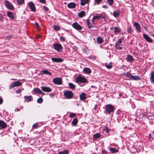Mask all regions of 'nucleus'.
Instances as JSON below:
<instances>
[{
	"mask_svg": "<svg viewBox=\"0 0 154 154\" xmlns=\"http://www.w3.org/2000/svg\"><path fill=\"white\" fill-rule=\"evenodd\" d=\"M72 27L77 30H80L82 29V27L77 22L74 23L72 25Z\"/></svg>",
	"mask_w": 154,
	"mask_h": 154,
	"instance_id": "nucleus-9",
	"label": "nucleus"
},
{
	"mask_svg": "<svg viewBox=\"0 0 154 154\" xmlns=\"http://www.w3.org/2000/svg\"><path fill=\"white\" fill-rule=\"evenodd\" d=\"M39 1L41 3L43 4H45L46 2V1L45 0H39Z\"/></svg>",
	"mask_w": 154,
	"mask_h": 154,
	"instance_id": "nucleus-50",
	"label": "nucleus"
},
{
	"mask_svg": "<svg viewBox=\"0 0 154 154\" xmlns=\"http://www.w3.org/2000/svg\"><path fill=\"white\" fill-rule=\"evenodd\" d=\"M99 16L100 17V18H102L103 19L105 18V17L101 15H99Z\"/></svg>",
	"mask_w": 154,
	"mask_h": 154,
	"instance_id": "nucleus-53",
	"label": "nucleus"
},
{
	"mask_svg": "<svg viewBox=\"0 0 154 154\" xmlns=\"http://www.w3.org/2000/svg\"><path fill=\"white\" fill-rule=\"evenodd\" d=\"M22 84L21 82L19 81H14L12 83L11 85L9 86V88L11 89L14 88V87L19 86Z\"/></svg>",
	"mask_w": 154,
	"mask_h": 154,
	"instance_id": "nucleus-4",
	"label": "nucleus"
},
{
	"mask_svg": "<svg viewBox=\"0 0 154 154\" xmlns=\"http://www.w3.org/2000/svg\"><path fill=\"white\" fill-rule=\"evenodd\" d=\"M100 134L99 133H97L93 135V140H96L97 139L99 138L100 137Z\"/></svg>",
	"mask_w": 154,
	"mask_h": 154,
	"instance_id": "nucleus-24",
	"label": "nucleus"
},
{
	"mask_svg": "<svg viewBox=\"0 0 154 154\" xmlns=\"http://www.w3.org/2000/svg\"><path fill=\"white\" fill-rule=\"evenodd\" d=\"M87 24L88 25V27L89 28H90L92 27V25H91L90 24V23L89 22V21L88 20H87Z\"/></svg>",
	"mask_w": 154,
	"mask_h": 154,
	"instance_id": "nucleus-43",
	"label": "nucleus"
},
{
	"mask_svg": "<svg viewBox=\"0 0 154 154\" xmlns=\"http://www.w3.org/2000/svg\"><path fill=\"white\" fill-rule=\"evenodd\" d=\"M102 154H107V153L106 151L103 150L102 151Z\"/></svg>",
	"mask_w": 154,
	"mask_h": 154,
	"instance_id": "nucleus-52",
	"label": "nucleus"
},
{
	"mask_svg": "<svg viewBox=\"0 0 154 154\" xmlns=\"http://www.w3.org/2000/svg\"><path fill=\"white\" fill-rule=\"evenodd\" d=\"M43 100L42 98V97L39 98L37 100V103H42L43 102Z\"/></svg>",
	"mask_w": 154,
	"mask_h": 154,
	"instance_id": "nucleus-39",
	"label": "nucleus"
},
{
	"mask_svg": "<svg viewBox=\"0 0 154 154\" xmlns=\"http://www.w3.org/2000/svg\"><path fill=\"white\" fill-rule=\"evenodd\" d=\"M17 3L19 5H21L24 2V0H17Z\"/></svg>",
	"mask_w": 154,
	"mask_h": 154,
	"instance_id": "nucleus-38",
	"label": "nucleus"
},
{
	"mask_svg": "<svg viewBox=\"0 0 154 154\" xmlns=\"http://www.w3.org/2000/svg\"><path fill=\"white\" fill-rule=\"evenodd\" d=\"M107 130L106 132H108L107 130H108V128H107Z\"/></svg>",
	"mask_w": 154,
	"mask_h": 154,
	"instance_id": "nucleus-63",
	"label": "nucleus"
},
{
	"mask_svg": "<svg viewBox=\"0 0 154 154\" xmlns=\"http://www.w3.org/2000/svg\"><path fill=\"white\" fill-rule=\"evenodd\" d=\"M34 93H36L37 94H43V92L40 90V89L38 88H35L33 90Z\"/></svg>",
	"mask_w": 154,
	"mask_h": 154,
	"instance_id": "nucleus-16",
	"label": "nucleus"
},
{
	"mask_svg": "<svg viewBox=\"0 0 154 154\" xmlns=\"http://www.w3.org/2000/svg\"><path fill=\"white\" fill-rule=\"evenodd\" d=\"M124 75L133 80H139L140 79V78L139 76L138 75H133L129 73H125L124 74Z\"/></svg>",
	"mask_w": 154,
	"mask_h": 154,
	"instance_id": "nucleus-1",
	"label": "nucleus"
},
{
	"mask_svg": "<svg viewBox=\"0 0 154 154\" xmlns=\"http://www.w3.org/2000/svg\"><path fill=\"white\" fill-rule=\"evenodd\" d=\"M100 17L99 15H97L93 17L92 19V22L94 24V21L95 20H98L100 19Z\"/></svg>",
	"mask_w": 154,
	"mask_h": 154,
	"instance_id": "nucleus-25",
	"label": "nucleus"
},
{
	"mask_svg": "<svg viewBox=\"0 0 154 154\" xmlns=\"http://www.w3.org/2000/svg\"><path fill=\"white\" fill-rule=\"evenodd\" d=\"M124 39V38H120L119 40H118L115 44L119 45V44L122 43Z\"/></svg>",
	"mask_w": 154,
	"mask_h": 154,
	"instance_id": "nucleus-35",
	"label": "nucleus"
},
{
	"mask_svg": "<svg viewBox=\"0 0 154 154\" xmlns=\"http://www.w3.org/2000/svg\"><path fill=\"white\" fill-rule=\"evenodd\" d=\"M11 79L12 80H15V79Z\"/></svg>",
	"mask_w": 154,
	"mask_h": 154,
	"instance_id": "nucleus-64",
	"label": "nucleus"
},
{
	"mask_svg": "<svg viewBox=\"0 0 154 154\" xmlns=\"http://www.w3.org/2000/svg\"><path fill=\"white\" fill-rule=\"evenodd\" d=\"M5 4L6 7L11 10H12L14 9V7L13 5L7 0H5Z\"/></svg>",
	"mask_w": 154,
	"mask_h": 154,
	"instance_id": "nucleus-8",
	"label": "nucleus"
},
{
	"mask_svg": "<svg viewBox=\"0 0 154 154\" xmlns=\"http://www.w3.org/2000/svg\"><path fill=\"white\" fill-rule=\"evenodd\" d=\"M83 71L85 73L87 74H89L91 72V70L90 69L87 67L84 68Z\"/></svg>",
	"mask_w": 154,
	"mask_h": 154,
	"instance_id": "nucleus-22",
	"label": "nucleus"
},
{
	"mask_svg": "<svg viewBox=\"0 0 154 154\" xmlns=\"http://www.w3.org/2000/svg\"><path fill=\"white\" fill-rule=\"evenodd\" d=\"M3 102V100L0 97V104H1Z\"/></svg>",
	"mask_w": 154,
	"mask_h": 154,
	"instance_id": "nucleus-55",
	"label": "nucleus"
},
{
	"mask_svg": "<svg viewBox=\"0 0 154 154\" xmlns=\"http://www.w3.org/2000/svg\"><path fill=\"white\" fill-rule=\"evenodd\" d=\"M115 48L117 50L119 49V50H121L122 49V47L121 46H120L119 45V44L117 45V44H115Z\"/></svg>",
	"mask_w": 154,
	"mask_h": 154,
	"instance_id": "nucleus-36",
	"label": "nucleus"
},
{
	"mask_svg": "<svg viewBox=\"0 0 154 154\" xmlns=\"http://www.w3.org/2000/svg\"><path fill=\"white\" fill-rule=\"evenodd\" d=\"M53 28L56 31H58L60 29L59 26L56 25H54Z\"/></svg>",
	"mask_w": 154,
	"mask_h": 154,
	"instance_id": "nucleus-45",
	"label": "nucleus"
},
{
	"mask_svg": "<svg viewBox=\"0 0 154 154\" xmlns=\"http://www.w3.org/2000/svg\"><path fill=\"white\" fill-rule=\"evenodd\" d=\"M106 66L108 69H110L112 67V66L111 64L106 65Z\"/></svg>",
	"mask_w": 154,
	"mask_h": 154,
	"instance_id": "nucleus-47",
	"label": "nucleus"
},
{
	"mask_svg": "<svg viewBox=\"0 0 154 154\" xmlns=\"http://www.w3.org/2000/svg\"><path fill=\"white\" fill-rule=\"evenodd\" d=\"M89 0H81V5H82L83 6L85 4H87Z\"/></svg>",
	"mask_w": 154,
	"mask_h": 154,
	"instance_id": "nucleus-31",
	"label": "nucleus"
},
{
	"mask_svg": "<svg viewBox=\"0 0 154 154\" xmlns=\"http://www.w3.org/2000/svg\"><path fill=\"white\" fill-rule=\"evenodd\" d=\"M60 41L62 42L65 41L66 40L65 38L62 36H60Z\"/></svg>",
	"mask_w": 154,
	"mask_h": 154,
	"instance_id": "nucleus-42",
	"label": "nucleus"
},
{
	"mask_svg": "<svg viewBox=\"0 0 154 154\" xmlns=\"http://www.w3.org/2000/svg\"><path fill=\"white\" fill-rule=\"evenodd\" d=\"M126 60L128 61H129L130 62H131L133 61V58L131 55H127Z\"/></svg>",
	"mask_w": 154,
	"mask_h": 154,
	"instance_id": "nucleus-23",
	"label": "nucleus"
},
{
	"mask_svg": "<svg viewBox=\"0 0 154 154\" xmlns=\"http://www.w3.org/2000/svg\"><path fill=\"white\" fill-rule=\"evenodd\" d=\"M85 14V12L84 11H82L80 12L78 14L79 17H83Z\"/></svg>",
	"mask_w": 154,
	"mask_h": 154,
	"instance_id": "nucleus-28",
	"label": "nucleus"
},
{
	"mask_svg": "<svg viewBox=\"0 0 154 154\" xmlns=\"http://www.w3.org/2000/svg\"><path fill=\"white\" fill-rule=\"evenodd\" d=\"M43 9L44 10L47 11L49 10L48 8L46 6H43Z\"/></svg>",
	"mask_w": 154,
	"mask_h": 154,
	"instance_id": "nucleus-49",
	"label": "nucleus"
},
{
	"mask_svg": "<svg viewBox=\"0 0 154 154\" xmlns=\"http://www.w3.org/2000/svg\"><path fill=\"white\" fill-rule=\"evenodd\" d=\"M69 152L68 150H65L59 152L58 154H68Z\"/></svg>",
	"mask_w": 154,
	"mask_h": 154,
	"instance_id": "nucleus-33",
	"label": "nucleus"
},
{
	"mask_svg": "<svg viewBox=\"0 0 154 154\" xmlns=\"http://www.w3.org/2000/svg\"><path fill=\"white\" fill-rule=\"evenodd\" d=\"M15 110L17 111H19L20 110V109L18 108H17Z\"/></svg>",
	"mask_w": 154,
	"mask_h": 154,
	"instance_id": "nucleus-58",
	"label": "nucleus"
},
{
	"mask_svg": "<svg viewBox=\"0 0 154 154\" xmlns=\"http://www.w3.org/2000/svg\"><path fill=\"white\" fill-rule=\"evenodd\" d=\"M119 10H116L114 11L113 13V15L115 17H118L119 15Z\"/></svg>",
	"mask_w": 154,
	"mask_h": 154,
	"instance_id": "nucleus-27",
	"label": "nucleus"
},
{
	"mask_svg": "<svg viewBox=\"0 0 154 154\" xmlns=\"http://www.w3.org/2000/svg\"><path fill=\"white\" fill-rule=\"evenodd\" d=\"M102 7L103 8H107V6L106 5H103Z\"/></svg>",
	"mask_w": 154,
	"mask_h": 154,
	"instance_id": "nucleus-57",
	"label": "nucleus"
},
{
	"mask_svg": "<svg viewBox=\"0 0 154 154\" xmlns=\"http://www.w3.org/2000/svg\"><path fill=\"white\" fill-rule=\"evenodd\" d=\"M7 16L12 20H14L15 18L14 14L11 12H8L7 13Z\"/></svg>",
	"mask_w": 154,
	"mask_h": 154,
	"instance_id": "nucleus-18",
	"label": "nucleus"
},
{
	"mask_svg": "<svg viewBox=\"0 0 154 154\" xmlns=\"http://www.w3.org/2000/svg\"><path fill=\"white\" fill-rule=\"evenodd\" d=\"M53 47L54 49L58 52H62L63 50V47L60 44L54 43L53 44Z\"/></svg>",
	"mask_w": 154,
	"mask_h": 154,
	"instance_id": "nucleus-3",
	"label": "nucleus"
},
{
	"mask_svg": "<svg viewBox=\"0 0 154 154\" xmlns=\"http://www.w3.org/2000/svg\"><path fill=\"white\" fill-rule=\"evenodd\" d=\"M132 30L131 28L130 27H128L127 28V32L129 33H131L132 32Z\"/></svg>",
	"mask_w": 154,
	"mask_h": 154,
	"instance_id": "nucleus-41",
	"label": "nucleus"
},
{
	"mask_svg": "<svg viewBox=\"0 0 154 154\" xmlns=\"http://www.w3.org/2000/svg\"><path fill=\"white\" fill-rule=\"evenodd\" d=\"M38 124L36 123H35V124H34L32 126V129H35L38 128Z\"/></svg>",
	"mask_w": 154,
	"mask_h": 154,
	"instance_id": "nucleus-40",
	"label": "nucleus"
},
{
	"mask_svg": "<svg viewBox=\"0 0 154 154\" xmlns=\"http://www.w3.org/2000/svg\"><path fill=\"white\" fill-rule=\"evenodd\" d=\"M69 85L70 88L72 90L74 89L75 88V86L71 83H69Z\"/></svg>",
	"mask_w": 154,
	"mask_h": 154,
	"instance_id": "nucleus-34",
	"label": "nucleus"
},
{
	"mask_svg": "<svg viewBox=\"0 0 154 154\" xmlns=\"http://www.w3.org/2000/svg\"><path fill=\"white\" fill-rule=\"evenodd\" d=\"M150 79L151 82L152 83L154 82V72H152L151 73Z\"/></svg>",
	"mask_w": 154,
	"mask_h": 154,
	"instance_id": "nucleus-37",
	"label": "nucleus"
},
{
	"mask_svg": "<svg viewBox=\"0 0 154 154\" xmlns=\"http://www.w3.org/2000/svg\"><path fill=\"white\" fill-rule=\"evenodd\" d=\"M75 81L77 83H88L87 80L84 77L79 76L76 78Z\"/></svg>",
	"mask_w": 154,
	"mask_h": 154,
	"instance_id": "nucleus-5",
	"label": "nucleus"
},
{
	"mask_svg": "<svg viewBox=\"0 0 154 154\" xmlns=\"http://www.w3.org/2000/svg\"><path fill=\"white\" fill-rule=\"evenodd\" d=\"M143 37L148 42H151L152 41L151 39L146 34H143Z\"/></svg>",
	"mask_w": 154,
	"mask_h": 154,
	"instance_id": "nucleus-15",
	"label": "nucleus"
},
{
	"mask_svg": "<svg viewBox=\"0 0 154 154\" xmlns=\"http://www.w3.org/2000/svg\"><path fill=\"white\" fill-rule=\"evenodd\" d=\"M78 122V119L76 118H74L72 122V124L74 126H75Z\"/></svg>",
	"mask_w": 154,
	"mask_h": 154,
	"instance_id": "nucleus-29",
	"label": "nucleus"
},
{
	"mask_svg": "<svg viewBox=\"0 0 154 154\" xmlns=\"http://www.w3.org/2000/svg\"><path fill=\"white\" fill-rule=\"evenodd\" d=\"M35 26L38 27L39 28V24L37 23H36V22H35Z\"/></svg>",
	"mask_w": 154,
	"mask_h": 154,
	"instance_id": "nucleus-54",
	"label": "nucleus"
},
{
	"mask_svg": "<svg viewBox=\"0 0 154 154\" xmlns=\"http://www.w3.org/2000/svg\"><path fill=\"white\" fill-rule=\"evenodd\" d=\"M109 150L112 153H115L118 152V150L114 148H111L109 149Z\"/></svg>",
	"mask_w": 154,
	"mask_h": 154,
	"instance_id": "nucleus-32",
	"label": "nucleus"
},
{
	"mask_svg": "<svg viewBox=\"0 0 154 154\" xmlns=\"http://www.w3.org/2000/svg\"><path fill=\"white\" fill-rule=\"evenodd\" d=\"M134 26L135 27L137 32L138 33H140L141 31V28L140 24L137 22H135L134 23Z\"/></svg>",
	"mask_w": 154,
	"mask_h": 154,
	"instance_id": "nucleus-10",
	"label": "nucleus"
},
{
	"mask_svg": "<svg viewBox=\"0 0 154 154\" xmlns=\"http://www.w3.org/2000/svg\"><path fill=\"white\" fill-rule=\"evenodd\" d=\"M64 95L67 99L71 98L73 95L72 92L69 91L64 92Z\"/></svg>",
	"mask_w": 154,
	"mask_h": 154,
	"instance_id": "nucleus-7",
	"label": "nucleus"
},
{
	"mask_svg": "<svg viewBox=\"0 0 154 154\" xmlns=\"http://www.w3.org/2000/svg\"><path fill=\"white\" fill-rule=\"evenodd\" d=\"M24 98L25 101L28 102L32 101L33 100V97L31 96H24Z\"/></svg>",
	"mask_w": 154,
	"mask_h": 154,
	"instance_id": "nucleus-14",
	"label": "nucleus"
},
{
	"mask_svg": "<svg viewBox=\"0 0 154 154\" xmlns=\"http://www.w3.org/2000/svg\"><path fill=\"white\" fill-rule=\"evenodd\" d=\"M143 27L145 30L146 31H147V27L146 26H144Z\"/></svg>",
	"mask_w": 154,
	"mask_h": 154,
	"instance_id": "nucleus-56",
	"label": "nucleus"
},
{
	"mask_svg": "<svg viewBox=\"0 0 154 154\" xmlns=\"http://www.w3.org/2000/svg\"><path fill=\"white\" fill-rule=\"evenodd\" d=\"M114 32L115 34L117 35L119 32H120L121 31V29L119 27H116L114 28Z\"/></svg>",
	"mask_w": 154,
	"mask_h": 154,
	"instance_id": "nucleus-19",
	"label": "nucleus"
},
{
	"mask_svg": "<svg viewBox=\"0 0 154 154\" xmlns=\"http://www.w3.org/2000/svg\"><path fill=\"white\" fill-rule=\"evenodd\" d=\"M7 124L3 121L0 120V129H3L6 128L7 127Z\"/></svg>",
	"mask_w": 154,
	"mask_h": 154,
	"instance_id": "nucleus-12",
	"label": "nucleus"
},
{
	"mask_svg": "<svg viewBox=\"0 0 154 154\" xmlns=\"http://www.w3.org/2000/svg\"><path fill=\"white\" fill-rule=\"evenodd\" d=\"M113 29V27H111L110 28V29L111 30H112Z\"/></svg>",
	"mask_w": 154,
	"mask_h": 154,
	"instance_id": "nucleus-61",
	"label": "nucleus"
},
{
	"mask_svg": "<svg viewBox=\"0 0 154 154\" xmlns=\"http://www.w3.org/2000/svg\"><path fill=\"white\" fill-rule=\"evenodd\" d=\"M97 43L100 44L103 42V40L101 37H99L97 38Z\"/></svg>",
	"mask_w": 154,
	"mask_h": 154,
	"instance_id": "nucleus-26",
	"label": "nucleus"
},
{
	"mask_svg": "<svg viewBox=\"0 0 154 154\" xmlns=\"http://www.w3.org/2000/svg\"><path fill=\"white\" fill-rule=\"evenodd\" d=\"M108 4L110 5H112L113 3V0H107Z\"/></svg>",
	"mask_w": 154,
	"mask_h": 154,
	"instance_id": "nucleus-44",
	"label": "nucleus"
},
{
	"mask_svg": "<svg viewBox=\"0 0 154 154\" xmlns=\"http://www.w3.org/2000/svg\"><path fill=\"white\" fill-rule=\"evenodd\" d=\"M79 97L81 100H84L86 98L85 94V93H82L79 95Z\"/></svg>",
	"mask_w": 154,
	"mask_h": 154,
	"instance_id": "nucleus-20",
	"label": "nucleus"
},
{
	"mask_svg": "<svg viewBox=\"0 0 154 154\" xmlns=\"http://www.w3.org/2000/svg\"><path fill=\"white\" fill-rule=\"evenodd\" d=\"M114 107L110 104H108L106 106V108L104 111L105 113H107L110 114L111 112L113 111Z\"/></svg>",
	"mask_w": 154,
	"mask_h": 154,
	"instance_id": "nucleus-2",
	"label": "nucleus"
},
{
	"mask_svg": "<svg viewBox=\"0 0 154 154\" xmlns=\"http://www.w3.org/2000/svg\"><path fill=\"white\" fill-rule=\"evenodd\" d=\"M149 137L150 138H151V134H149Z\"/></svg>",
	"mask_w": 154,
	"mask_h": 154,
	"instance_id": "nucleus-60",
	"label": "nucleus"
},
{
	"mask_svg": "<svg viewBox=\"0 0 154 154\" xmlns=\"http://www.w3.org/2000/svg\"><path fill=\"white\" fill-rule=\"evenodd\" d=\"M21 92V89L20 88H19L16 91V93L17 94H20V93Z\"/></svg>",
	"mask_w": 154,
	"mask_h": 154,
	"instance_id": "nucleus-48",
	"label": "nucleus"
},
{
	"mask_svg": "<svg viewBox=\"0 0 154 154\" xmlns=\"http://www.w3.org/2000/svg\"><path fill=\"white\" fill-rule=\"evenodd\" d=\"M151 36L154 37V33H152L151 34Z\"/></svg>",
	"mask_w": 154,
	"mask_h": 154,
	"instance_id": "nucleus-59",
	"label": "nucleus"
},
{
	"mask_svg": "<svg viewBox=\"0 0 154 154\" xmlns=\"http://www.w3.org/2000/svg\"><path fill=\"white\" fill-rule=\"evenodd\" d=\"M42 73L44 74L48 75H51V73L47 70H45L42 71Z\"/></svg>",
	"mask_w": 154,
	"mask_h": 154,
	"instance_id": "nucleus-30",
	"label": "nucleus"
},
{
	"mask_svg": "<svg viewBox=\"0 0 154 154\" xmlns=\"http://www.w3.org/2000/svg\"><path fill=\"white\" fill-rule=\"evenodd\" d=\"M75 113H71L70 115H69V117L71 118H72L73 117L75 116Z\"/></svg>",
	"mask_w": 154,
	"mask_h": 154,
	"instance_id": "nucleus-46",
	"label": "nucleus"
},
{
	"mask_svg": "<svg viewBox=\"0 0 154 154\" xmlns=\"http://www.w3.org/2000/svg\"><path fill=\"white\" fill-rule=\"evenodd\" d=\"M51 60L54 62H63V59L61 58H52Z\"/></svg>",
	"mask_w": 154,
	"mask_h": 154,
	"instance_id": "nucleus-17",
	"label": "nucleus"
},
{
	"mask_svg": "<svg viewBox=\"0 0 154 154\" xmlns=\"http://www.w3.org/2000/svg\"><path fill=\"white\" fill-rule=\"evenodd\" d=\"M91 87H92V88H94V86H91Z\"/></svg>",
	"mask_w": 154,
	"mask_h": 154,
	"instance_id": "nucleus-62",
	"label": "nucleus"
},
{
	"mask_svg": "<svg viewBox=\"0 0 154 154\" xmlns=\"http://www.w3.org/2000/svg\"><path fill=\"white\" fill-rule=\"evenodd\" d=\"M31 11L35 12L36 11L35 8L34 4L32 2H30L29 3L28 5Z\"/></svg>",
	"mask_w": 154,
	"mask_h": 154,
	"instance_id": "nucleus-11",
	"label": "nucleus"
},
{
	"mask_svg": "<svg viewBox=\"0 0 154 154\" xmlns=\"http://www.w3.org/2000/svg\"><path fill=\"white\" fill-rule=\"evenodd\" d=\"M53 83L55 85H60L62 83V80L61 78L57 77L53 79Z\"/></svg>",
	"mask_w": 154,
	"mask_h": 154,
	"instance_id": "nucleus-6",
	"label": "nucleus"
},
{
	"mask_svg": "<svg viewBox=\"0 0 154 154\" xmlns=\"http://www.w3.org/2000/svg\"><path fill=\"white\" fill-rule=\"evenodd\" d=\"M101 1L102 0H95V2H96L97 4H99Z\"/></svg>",
	"mask_w": 154,
	"mask_h": 154,
	"instance_id": "nucleus-51",
	"label": "nucleus"
},
{
	"mask_svg": "<svg viewBox=\"0 0 154 154\" xmlns=\"http://www.w3.org/2000/svg\"><path fill=\"white\" fill-rule=\"evenodd\" d=\"M68 7L70 8H74L75 7V4L74 3L71 2L68 4Z\"/></svg>",
	"mask_w": 154,
	"mask_h": 154,
	"instance_id": "nucleus-21",
	"label": "nucleus"
},
{
	"mask_svg": "<svg viewBox=\"0 0 154 154\" xmlns=\"http://www.w3.org/2000/svg\"><path fill=\"white\" fill-rule=\"evenodd\" d=\"M42 90L44 92H49L51 91V89L49 87L44 86L42 87Z\"/></svg>",
	"mask_w": 154,
	"mask_h": 154,
	"instance_id": "nucleus-13",
	"label": "nucleus"
}]
</instances>
